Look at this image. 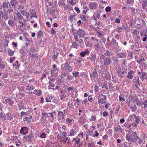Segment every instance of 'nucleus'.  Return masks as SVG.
<instances>
[{
	"mask_svg": "<svg viewBox=\"0 0 147 147\" xmlns=\"http://www.w3.org/2000/svg\"><path fill=\"white\" fill-rule=\"evenodd\" d=\"M115 68L117 70V72L118 76L122 78H123L124 77V74L125 72L124 69L123 70L122 69H121L120 67V65L119 64H118L117 66H115Z\"/></svg>",
	"mask_w": 147,
	"mask_h": 147,
	"instance_id": "nucleus-1",
	"label": "nucleus"
},
{
	"mask_svg": "<svg viewBox=\"0 0 147 147\" xmlns=\"http://www.w3.org/2000/svg\"><path fill=\"white\" fill-rule=\"evenodd\" d=\"M77 129L76 128L74 127L69 131L68 136H74L77 133Z\"/></svg>",
	"mask_w": 147,
	"mask_h": 147,
	"instance_id": "nucleus-2",
	"label": "nucleus"
},
{
	"mask_svg": "<svg viewBox=\"0 0 147 147\" xmlns=\"http://www.w3.org/2000/svg\"><path fill=\"white\" fill-rule=\"evenodd\" d=\"M102 98H100L98 99V104H103L106 102L107 96L105 95H102Z\"/></svg>",
	"mask_w": 147,
	"mask_h": 147,
	"instance_id": "nucleus-3",
	"label": "nucleus"
},
{
	"mask_svg": "<svg viewBox=\"0 0 147 147\" xmlns=\"http://www.w3.org/2000/svg\"><path fill=\"white\" fill-rule=\"evenodd\" d=\"M98 5V4L95 2L90 3L89 5V7L91 9L94 10L97 8Z\"/></svg>",
	"mask_w": 147,
	"mask_h": 147,
	"instance_id": "nucleus-4",
	"label": "nucleus"
},
{
	"mask_svg": "<svg viewBox=\"0 0 147 147\" xmlns=\"http://www.w3.org/2000/svg\"><path fill=\"white\" fill-rule=\"evenodd\" d=\"M28 129L26 127H23L21 128L20 131V133L22 135L27 134L28 132Z\"/></svg>",
	"mask_w": 147,
	"mask_h": 147,
	"instance_id": "nucleus-5",
	"label": "nucleus"
},
{
	"mask_svg": "<svg viewBox=\"0 0 147 147\" xmlns=\"http://www.w3.org/2000/svg\"><path fill=\"white\" fill-rule=\"evenodd\" d=\"M126 140L130 142H132L134 140L133 136L130 134H126Z\"/></svg>",
	"mask_w": 147,
	"mask_h": 147,
	"instance_id": "nucleus-6",
	"label": "nucleus"
},
{
	"mask_svg": "<svg viewBox=\"0 0 147 147\" xmlns=\"http://www.w3.org/2000/svg\"><path fill=\"white\" fill-rule=\"evenodd\" d=\"M127 55L126 52H122L119 53L117 54V57L119 58H123L125 57Z\"/></svg>",
	"mask_w": 147,
	"mask_h": 147,
	"instance_id": "nucleus-7",
	"label": "nucleus"
},
{
	"mask_svg": "<svg viewBox=\"0 0 147 147\" xmlns=\"http://www.w3.org/2000/svg\"><path fill=\"white\" fill-rule=\"evenodd\" d=\"M78 36L84 37L86 34V33L84 30L82 29H79L78 30L77 32Z\"/></svg>",
	"mask_w": 147,
	"mask_h": 147,
	"instance_id": "nucleus-8",
	"label": "nucleus"
},
{
	"mask_svg": "<svg viewBox=\"0 0 147 147\" xmlns=\"http://www.w3.org/2000/svg\"><path fill=\"white\" fill-rule=\"evenodd\" d=\"M4 99L5 102H4V103L6 104L8 103L9 104L12 105L13 103V102L12 101L10 98L9 97H5L4 98Z\"/></svg>",
	"mask_w": 147,
	"mask_h": 147,
	"instance_id": "nucleus-9",
	"label": "nucleus"
},
{
	"mask_svg": "<svg viewBox=\"0 0 147 147\" xmlns=\"http://www.w3.org/2000/svg\"><path fill=\"white\" fill-rule=\"evenodd\" d=\"M135 72L133 70L130 71L128 72V75L127 76V77L130 79H132Z\"/></svg>",
	"mask_w": 147,
	"mask_h": 147,
	"instance_id": "nucleus-10",
	"label": "nucleus"
},
{
	"mask_svg": "<svg viewBox=\"0 0 147 147\" xmlns=\"http://www.w3.org/2000/svg\"><path fill=\"white\" fill-rule=\"evenodd\" d=\"M111 62V59L110 58L107 57L104 61V65H109Z\"/></svg>",
	"mask_w": 147,
	"mask_h": 147,
	"instance_id": "nucleus-11",
	"label": "nucleus"
},
{
	"mask_svg": "<svg viewBox=\"0 0 147 147\" xmlns=\"http://www.w3.org/2000/svg\"><path fill=\"white\" fill-rule=\"evenodd\" d=\"M96 55L95 54H91L90 56L89 57H88L87 59H90L91 61L94 62H95V60L96 58Z\"/></svg>",
	"mask_w": 147,
	"mask_h": 147,
	"instance_id": "nucleus-12",
	"label": "nucleus"
},
{
	"mask_svg": "<svg viewBox=\"0 0 147 147\" xmlns=\"http://www.w3.org/2000/svg\"><path fill=\"white\" fill-rule=\"evenodd\" d=\"M34 138V136L33 134L31 133L26 137V139L29 141L30 142H32Z\"/></svg>",
	"mask_w": 147,
	"mask_h": 147,
	"instance_id": "nucleus-13",
	"label": "nucleus"
},
{
	"mask_svg": "<svg viewBox=\"0 0 147 147\" xmlns=\"http://www.w3.org/2000/svg\"><path fill=\"white\" fill-rule=\"evenodd\" d=\"M58 119L59 120H61L64 119V116L63 113L62 111H59L58 112Z\"/></svg>",
	"mask_w": 147,
	"mask_h": 147,
	"instance_id": "nucleus-14",
	"label": "nucleus"
},
{
	"mask_svg": "<svg viewBox=\"0 0 147 147\" xmlns=\"http://www.w3.org/2000/svg\"><path fill=\"white\" fill-rule=\"evenodd\" d=\"M100 16V15L99 13H94V15L92 16V18L94 20L96 21L99 19Z\"/></svg>",
	"mask_w": 147,
	"mask_h": 147,
	"instance_id": "nucleus-15",
	"label": "nucleus"
},
{
	"mask_svg": "<svg viewBox=\"0 0 147 147\" xmlns=\"http://www.w3.org/2000/svg\"><path fill=\"white\" fill-rule=\"evenodd\" d=\"M123 130V129L121 127L120 125H118V127H114V131L116 132H119L120 131V132H121Z\"/></svg>",
	"mask_w": 147,
	"mask_h": 147,
	"instance_id": "nucleus-16",
	"label": "nucleus"
},
{
	"mask_svg": "<svg viewBox=\"0 0 147 147\" xmlns=\"http://www.w3.org/2000/svg\"><path fill=\"white\" fill-rule=\"evenodd\" d=\"M14 18L15 19L21 20L22 19V16L19 12H18L16 13V15L14 16Z\"/></svg>",
	"mask_w": 147,
	"mask_h": 147,
	"instance_id": "nucleus-17",
	"label": "nucleus"
},
{
	"mask_svg": "<svg viewBox=\"0 0 147 147\" xmlns=\"http://www.w3.org/2000/svg\"><path fill=\"white\" fill-rule=\"evenodd\" d=\"M33 92L38 96H40L41 94L42 91L40 90H35L33 91Z\"/></svg>",
	"mask_w": 147,
	"mask_h": 147,
	"instance_id": "nucleus-18",
	"label": "nucleus"
},
{
	"mask_svg": "<svg viewBox=\"0 0 147 147\" xmlns=\"http://www.w3.org/2000/svg\"><path fill=\"white\" fill-rule=\"evenodd\" d=\"M10 3L11 5L13 6H16L18 5V2L16 0H11Z\"/></svg>",
	"mask_w": 147,
	"mask_h": 147,
	"instance_id": "nucleus-19",
	"label": "nucleus"
},
{
	"mask_svg": "<svg viewBox=\"0 0 147 147\" xmlns=\"http://www.w3.org/2000/svg\"><path fill=\"white\" fill-rule=\"evenodd\" d=\"M133 81L134 82L136 83L139 86H140L141 84V83L139 82V78L138 77H135L133 80Z\"/></svg>",
	"mask_w": 147,
	"mask_h": 147,
	"instance_id": "nucleus-20",
	"label": "nucleus"
},
{
	"mask_svg": "<svg viewBox=\"0 0 147 147\" xmlns=\"http://www.w3.org/2000/svg\"><path fill=\"white\" fill-rule=\"evenodd\" d=\"M34 88V86L32 84H29L26 86V89L28 90H32Z\"/></svg>",
	"mask_w": 147,
	"mask_h": 147,
	"instance_id": "nucleus-21",
	"label": "nucleus"
},
{
	"mask_svg": "<svg viewBox=\"0 0 147 147\" xmlns=\"http://www.w3.org/2000/svg\"><path fill=\"white\" fill-rule=\"evenodd\" d=\"M18 106L20 110L25 109L24 103L22 102H20L18 104Z\"/></svg>",
	"mask_w": 147,
	"mask_h": 147,
	"instance_id": "nucleus-22",
	"label": "nucleus"
},
{
	"mask_svg": "<svg viewBox=\"0 0 147 147\" xmlns=\"http://www.w3.org/2000/svg\"><path fill=\"white\" fill-rule=\"evenodd\" d=\"M6 115L7 116V118L8 119L11 120L13 119V114L10 113H7Z\"/></svg>",
	"mask_w": 147,
	"mask_h": 147,
	"instance_id": "nucleus-23",
	"label": "nucleus"
},
{
	"mask_svg": "<svg viewBox=\"0 0 147 147\" xmlns=\"http://www.w3.org/2000/svg\"><path fill=\"white\" fill-rule=\"evenodd\" d=\"M112 40L113 41V48L115 49L116 50L118 48V44L115 42V40H113V38Z\"/></svg>",
	"mask_w": 147,
	"mask_h": 147,
	"instance_id": "nucleus-24",
	"label": "nucleus"
},
{
	"mask_svg": "<svg viewBox=\"0 0 147 147\" xmlns=\"http://www.w3.org/2000/svg\"><path fill=\"white\" fill-rule=\"evenodd\" d=\"M41 114L42 116V118H43L44 117H49V113L48 114H47L46 112H42Z\"/></svg>",
	"mask_w": 147,
	"mask_h": 147,
	"instance_id": "nucleus-25",
	"label": "nucleus"
},
{
	"mask_svg": "<svg viewBox=\"0 0 147 147\" xmlns=\"http://www.w3.org/2000/svg\"><path fill=\"white\" fill-rule=\"evenodd\" d=\"M142 8L144 9L147 6V1L146 0H143L142 2Z\"/></svg>",
	"mask_w": 147,
	"mask_h": 147,
	"instance_id": "nucleus-26",
	"label": "nucleus"
},
{
	"mask_svg": "<svg viewBox=\"0 0 147 147\" xmlns=\"http://www.w3.org/2000/svg\"><path fill=\"white\" fill-rule=\"evenodd\" d=\"M66 121L70 124H72L74 123V120L72 118L69 119V118L67 119Z\"/></svg>",
	"mask_w": 147,
	"mask_h": 147,
	"instance_id": "nucleus-27",
	"label": "nucleus"
},
{
	"mask_svg": "<svg viewBox=\"0 0 147 147\" xmlns=\"http://www.w3.org/2000/svg\"><path fill=\"white\" fill-rule=\"evenodd\" d=\"M22 15L24 16H25L27 18L29 17L30 15L28 12H26L25 11H24L22 13Z\"/></svg>",
	"mask_w": 147,
	"mask_h": 147,
	"instance_id": "nucleus-28",
	"label": "nucleus"
},
{
	"mask_svg": "<svg viewBox=\"0 0 147 147\" xmlns=\"http://www.w3.org/2000/svg\"><path fill=\"white\" fill-rule=\"evenodd\" d=\"M80 140V139L78 138H74L73 139V140H74L75 141V143L77 144H79Z\"/></svg>",
	"mask_w": 147,
	"mask_h": 147,
	"instance_id": "nucleus-29",
	"label": "nucleus"
},
{
	"mask_svg": "<svg viewBox=\"0 0 147 147\" xmlns=\"http://www.w3.org/2000/svg\"><path fill=\"white\" fill-rule=\"evenodd\" d=\"M10 5V4L9 2H4L3 3V6L5 8H7L8 7V6Z\"/></svg>",
	"mask_w": 147,
	"mask_h": 147,
	"instance_id": "nucleus-30",
	"label": "nucleus"
},
{
	"mask_svg": "<svg viewBox=\"0 0 147 147\" xmlns=\"http://www.w3.org/2000/svg\"><path fill=\"white\" fill-rule=\"evenodd\" d=\"M109 114V113L106 110H105L102 113V116L104 117L107 118Z\"/></svg>",
	"mask_w": 147,
	"mask_h": 147,
	"instance_id": "nucleus-31",
	"label": "nucleus"
},
{
	"mask_svg": "<svg viewBox=\"0 0 147 147\" xmlns=\"http://www.w3.org/2000/svg\"><path fill=\"white\" fill-rule=\"evenodd\" d=\"M133 115L135 117V121L137 123V124L139 123L140 121V118L138 116H136L135 114H133Z\"/></svg>",
	"mask_w": 147,
	"mask_h": 147,
	"instance_id": "nucleus-32",
	"label": "nucleus"
},
{
	"mask_svg": "<svg viewBox=\"0 0 147 147\" xmlns=\"http://www.w3.org/2000/svg\"><path fill=\"white\" fill-rule=\"evenodd\" d=\"M80 42H74L73 44V46L75 48L78 49V45L80 43V41H79Z\"/></svg>",
	"mask_w": 147,
	"mask_h": 147,
	"instance_id": "nucleus-33",
	"label": "nucleus"
},
{
	"mask_svg": "<svg viewBox=\"0 0 147 147\" xmlns=\"http://www.w3.org/2000/svg\"><path fill=\"white\" fill-rule=\"evenodd\" d=\"M77 1L76 0H69V4L72 5H75Z\"/></svg>",
	"mask_w": 147,
	"mask_h": 147,
	"instance_id": "nucleus-34",
	"label": "nucleus"
},
{
	"mask_svg": "<svg viewBox=\"0 0 147 147\" xmlns=\"http://www.w3.org/2000/svg\"><path fill=\"white\" fill-rule=\"evenodd\" d=\"M97 74L96 70L94 69L92 73V76L93 77H96Z\"/></svg>",
	"mask_w": 147,
	"mask_h": 147,
	"instance_id": "nucleus-35",
	"label": "nucleus"
},
{
	"mask_svg": "<svg viewBox=\"0 0 147 147\" xmlns=\"http://www.w3.org/2000/svg\"><path fill=\"white\" fill-rule=\"evenodd\" d=\"M43 35V32L42 31L40 30L38 31L37 34V37H41Z\"/></svg>",
	"mask_w": 147,
	"mask_h": 147,
	"instance_id": "nucleus-36",
	"label": "nucleus"
},
{
	"mask_svg": "<svg viewBox=\"0 0 147 147\" xmlns=\"http://www.w3.org/2000/svg\"><path fill=\"white\" fill-rule=\"evenodd\" d=\"M28 115L27 112H25L22 111L20 113V117H21V119L22 118L23 116H25Z\"/></svg>",
	"mask_w": 147,
	"mask_h": 147,
	"instance_id": "nucleus-37",
	"label": "nucleus"
},
{
	"mask_svg": "<svg viewBox=\"0 0 147 147\" xmlns=\"http://www.w3.org/2000/svg\"><path fill=\"white\" fill-rule=\"evenodd\" d=\"M79 72L78 71H74L73 72L72 74L74 76V77L75 78H76L79 75Z\"/></svg>",
	"mask_w": 147,
	"mask_h": 147,
	"instance_id": "nucleus-38",
	"label": "nucleus"
},
{
	"mask_svg": "<svg viewBox=\"0 0 147 147\" xmlns=\"http://www.w3.org/2000/svg\"><path fill=\"white\" fill-rule=\"evenodd\" d=\"M112 53L110 52L108 50H107L106 52L105 53V55L106 56L109 57L111 55H112Z\"/></svg>",
	"mask_w": 147,
	"mask_h": 147,
	"instance_id": "nucleus-39",
	"label": "nucleus"
},
{
	"mask_svg": "<svg viewBox=\"0 0 147 147\" xmlns=\"http://www.w3.org/2000/svg\"><path fill=\"white\" fill-rule=\"evenodd\" d=\"M136 137L139 139L138 142L139 144H144L143 139H142L141 138L138 137L137 136Z\"/></svg>",
	"mask_w": 147,
	"mask_h": 147,
	"instance_id": "nucleus-40",
	"label": "nucleus"
},
{
	"mask_svg": "<svg viewBox=\"0 0 147 147\" xmlns=\"http://www.w3.org/2000/svg\"><path fill=\"white\" fill-rule=\"evenodd\" d=\"M54 53L55 54L53 55L52 57L53 59L54 60H55L57 58V57L58 55L59 54V53H57L56 52V54L55 53V52L54 51Z\"/></svg>",
	"mask_w": 147,
	"mask_h": 147,
	"instance_id": "nucleus-41",
	"label": "nucleus"
},
{
	"mask_svg": "<svg viewBox=\"0 0 147 147\" xmlns=\"http://www.w3.org/2000/svg\"><path fill=\"white\" fill-rule=\"evenodd\" d=\"M147 73L146 72H144L142 73V76L140 77L141 80L143 81L144 79V77L146 75Z\"/></svg>",
	"mask_w": 147,
	"mask_h": 147,
	"instance_id": "nucleus-42",
	"label": "nucleus"
},
{
	"mask_svg": "<svg viewBox=\"0 0 147 147\" xmlns=\"http://www.w3.org/2000/svg\"><path fill=\"white\" fill-rule=\"evenodd\" d=\"M130 108L131 109V111L132 112H134L137 109V107L135 105H134V106L130 107Z\"/></svg>",
	"mask_w": 147,
	"mask_h": 147,
	"instance_id": "nucleus-43",
	"label": "nucleus"
},
{
	"mask_svg": "<svg viewBox=\"0 0 147 147\" xmlns=\"http://www.w3.org/2000/svg\"><path fill=\"white\" fill-rule=\"evenodd\" d=\"M75 38V40L76 42H80L79 41H80V43L79 44H80L81 42L82 41V39H79L78 38V37H74Z\"/></svg>",
	"mask_w": 147,
	"mask_h": 147,
	"instance_id": "nucleus-44",
	"label": "nucleus"
},
{
	"mask_svg": "<svg viewBox=\"0 0 147 147\" xmlns=\"http://www.w3.org/2000/svg\"><path fill=\"white\" fill-rule=\"evenodd\" d=\"M80 18L82 21H84L86 20V17L85 15H82L81 16Z\"/></svg>",
	"mask_w": 147,
	"mask_h": 147,
	"instance_id": "nucleus-45",
	"label": "nucleus"
},
{
	"mask_svg": "<svg viewBox=\"0 0 147 147\" xmlns=\"http://www.w3.org/2000/svg\"><path fill=\"white\" fill-rule=\"evenodd\" d=\"M85 55H88L90 54V52L87 49H86L85 51H83Z\"/></svg>",
	"mask_w": 147,
	"mask_h": 147,
	"instance_id": "nucleus-46",
	"label": "nucleus"
},
{
	"mask_svg": "<svg viewBox=\"0 0 147 147\" xmlns=\"http://www.w3.org/2000/svg\"><path fill=\"white\" fill-rule=\"evenodd\" d=\"M85 55H88L90 54V52L87 49H86L85 51H83Z\"/></svg>",
	"mask_w": 147,
	"mask_h": 147,
	"instance_id": "nucleus-47",
	"label": "nucleus"
},
{
	"mask_svg": "<svg viewBox=\"0 0 147 147\" xmlns=\"http://www.w3.org/2000/svg\"><path fill=\"white\" fill-rule=\"evenodd\" d=\"M134 35H136L139 33L138 30L137 29L134 30L132 32Z\"/></svg>",
	"mask_w": 147,
	"mask_h": 147,
	"instance_id": "nucleus-48",
	"label": "nucleus"
},
{
	"mask_svg": "<svg viewBox=\"0 0 147 147\" xmlns=\"http://www.w3.org/2000/svg\"><path fill=\"white\" fill-rule=\"evenodd\" d=\"M14 51H13L10 50L8 51V53L9 56H12L14 54Z\"/></svg>",
	"mask_w": 147,
	"mask_h": 147,
	"instance_id": "nucleus-49",
	"label": "nucleus"
},
{
	"mask_svg": "<svg viewBox=\"0 0 147 147\" xmlns=\"http://www.w3.org/2000/svg\"><path fill=\"white\" fill-rule=\"evenodd\" d=\"M140 137L143 140H145L146 137V135L144 133H142L141 134Z\"/></svg>",
	"mask_w": 147,
	"mask_h": 147,
	"instance_id": "nucleus-50",
	"label": "nucleus"
},
{
	"mask_svg": "<svg viewBox=\"0 0 147 147\" xmlns=\"http://www.w3.org/2000/svg\"><path fill=\"white\" fill-rule=\"evenodd\" d=\"M143 104L144 105V109H145L147 107V101L146 100H145L144 102H143Z\"/></svg>",
	"mask_w": 147,
	"mask_h": 147,
	"instance_id": "nucleus-51",
	"label": "nucleus"
},
{
	"mask_svg": "<svg viewBox=\"0 0 147 147\" xmlns=\"http://www.w3.org/2000/svg\"><path fill=\"white\" fill-rule=\"evenodd\" d=\"M122 29V28L121 27L118 26L117 28L116 29V30L118 32H121Z\"/></svg>",
	"mask_w": 147,
	"mask_h": 147,
	"instance_id": "nucleus-52",
	"label": "nucleus"
},
{
	"mask_svg": "<svg viewBox=\"0 0 147 147\" xmlns=\"http://www.w3.org/2000/svg\"><path fill=\"white\" fill-rule=\"evenodd\" d=\"M55 113H56L55 112H54L51 113H49V116H51L52 118H53L54 117V115H55Z\"/></svg>",
	"mask_w": 147,
	"mask_h": 147,
	"instance_id": "nucleus-53",
	"label": "nucleus"
},
{
	"mask_svg": "<svg viewBox=\"0 0 147 147\" xmlns=\"http://www.w3.org/2000/svg\"><path fill=\"white\" fill-rule=\"evenodd\" d=\"M99 87L97 85H95L94 91L96 92H97L98 90Z\"/></svg>",
	"mask_w": 147,
	"mask_h": 147,
	"instance_id": "nucleus-54",
	"label": "nucleus"
},
{
	"mask_svg": "<svg viewBox=\"0 0 147 147\" xmlns=\"http://www.w3.org/2000/svg\"><path fill=\"white\" fill-rule=\"evenodd\" d=\"M67 69L69 72H71L72 71V69L71 68V67L70 66L68 65L67 67Z\"/></svg>",
	"mask_w": 147,
	"mask_h": 147,
	"instance_id": "nucleus-55",
	"label": "nucleus"
},
{
	"mask_svg": "<svg viewBox=\"0 0 147 147\" xmlns=\"http://www.w3.org/2000/svg\"><path fill=\"white\" fill-rule=\"evenodd\" d=\"M140 34H141V36H145V37H146V31L141 32H140Z\"/></svg>",
	"mask_w": 147,
	"mask_h": 147,
	"instance_id": "nucleus-56",
	"label": "nucleus"
},
{
	"mask_svg": "<svg viewBox=\"0 0 147 147\" xmlns=\"http://www.w3.org/2000/svg\"><path fill=\"white\" fill-rule=\"evenodd\" d=\"M105 9L106 12H109L111 11V7L108 6L106 7Z\"/></svg>",
	"mask_w": 147,
	"mask_h": 147,
	"instance_id": "nucleus-57",
	"label": "nucleus"
},
{
	"mask_svg": "<svg viewBox=\"0 0 147 147\" xmlns=\"http://www.w3.org/2000/svg\"><path fill=\"white\" fill-rule=\"evenodd\" d=\"M82 24H83V22H82L81 21V20H79L77 22L76 24L77 26H80Z\"/></svg>",
	"mask_w": 147,
	"mask_h": 147,
	"instance_id": "nucleus-58",
	"label": "nucleus"
},
{
	"mask_svg": "<svg viewBox=\"0 0 147 147\" xmlns=\"http://www.w3.org/2000/svg\"><path fill=\"white\" fill-rule=\"evenodd\" d=\"M119 101H124L125 100V99L124 98L123 96H119Z\"/></svg>",
	"mask_w": 147,
	"mask_h": 147,
	"instance_id": "nucleus-59",
	"label": "nucleus"
},
{
	"mask_svg": "<svg viewBox=\"0 0 147 147\" xmlns=\"http://www.w3.org/2000/svg\"><path fill=\"white\" fill-rule=\"evenodd\" d=\"M46 135L44 133H42L40 136V137L42 138H44L46 137Z\"/></svg>",
	"mask_w": 147,
	"mask_h": 147,
	"instance_id": "nucleus-60",
	"label": "nucleus"
},
{
	"mask_svg": "<svg viewBox=\"0 0 147 147\" xmlns=\"http://www.w3.org/2000/svg\"><path fill=\"white\" fill-rule=\"evenodd\" d=\"M136 103L137 105L140 106L142 105V104L141 103V102L139 100H137L136 101Z\"/></svg>",
	"mask_w": 147,
	"mask_h": 147,
	"instance_id": "nucleus-61",
	"label": "nucleus"
},
{
	"mask_svg": "<svg viewBox=\"0 0 147 147\" xmlns=\"http://www.w3.org/2000/svg\"><path fill=\"white\" fill-rule=\"evenodd\" d=\"M51 98L49 97H47L46 98V101L47 102H51Z\"/></svg>",
	"mask_w": 147,
	"mask_h": 147,
	"instance_id": "nucleus-62",
	"label": "nucleus"
},
{
	"mask_svg": "<svg viewBox=\"0 0 147 147\" xmlns=\"http://www.w3.org/2000/svg\"><path fill=\"white\" fill-rule=\"evenodd\" d=\"M88 100L90 102H92L93 101V98H92L91 95H89L88 96Z\"/></svg>",
	"mask_w": 147,
	"mask_h": 147,
	"instance_id": "nucleus-63",
	"label": "nucleus"
},
{
	"mask_svg": "<svg viewBox=\"0 0 147 147\" xmlns=\"http://www.w3.org/2000/svg\"><path fill=\"white\" fill-rule=\"evenodd\" d=\"M94 146V144L93 143H89L88 144V147H93Z\"/></svg>",
	"mask_w": 147,
	"mask_h": 147,
	"instance_id": "nucleus-64",
	"label": "nucleus"
}]
</instances>
